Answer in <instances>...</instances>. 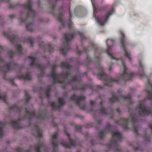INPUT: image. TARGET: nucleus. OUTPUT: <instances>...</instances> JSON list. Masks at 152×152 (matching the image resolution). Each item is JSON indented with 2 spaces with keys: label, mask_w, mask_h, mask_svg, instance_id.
<instances>
[{
  "label": "nucleus",
  "mask_w": 152,
  "mask_h": 152,
  "mask_svg": "<svg viewBox=\"0 0 152 152\" xmlns=\"http://www.w3.org/2000/svg\"><path fill=\"white\" fill-rule=\"evenodd\" d=\"M65 133L66 136L68 137V139L69 140V142L70 145H69L64 140H63L61 142L60 144L62 145L64 147L66 148H71V146L75 147L76 146V142L75 140H73L70 138V134L66 131H65Z\"/></svg>",
  "instance_id": "obj_14"
},
{
  "label": "nucleus",
  "mask_w": 152,
  "mask_h": 152,
  "mask_svg": "<svg viewBox=\"0 0 152 152\" xmlns=\"http://www.w3.org/2000/svg\"><path fill=\"white\" fill-rule=\"evenodd\" d=\"M116 111L119 114H120V113H121L120 110L119 108H117V110H116Z\"/></svg>",
  "instance_id": "obj_48"
},
{
  "label": "nucleus",
  "mask_w": 152,
  "mask_h": 152,
  "mask_svg": "<svg viewBox=\"0 0 152 152\" xmlns=\"http://www.w3.org/2000/svg\"><path fill=\"white\" fill-rule=\"evenodd\" d=\"M102 121L101 120H98L97 121L98 124L99 125H100Z\"/></svg>",
  "instance_id": "obj_45"
},
{
  "label": "nucleus",
  "mask_w": 152,
  "mask_h": 152,
  "mask_svg": "<svg viewBox=\"0 0 152 152\" xmlns=\"http://www.w3.org/2000/svg\"><path fill=\"white\" fill-rule=\"evenodd\" d=\"M4 64L3 68L0 66V70L3 71L5 74L6 72L10 71L18 67V65L15 64L13 61H12L8 63H5L4 60L0 57V64Z\"/></svg>",
  "instance_id": "obj_10"
},
{
  "label": "nucleus",
  "mask_w": 152,
  "mask_h": 152,
  "mask_svg": "<svg viewBox=\"0 0 152 152\" xmlns=\"http://www.w3.org/2000/svg\"><path fill=\"white\" fill-rule=\"evenodd\" d=\"M86 61L88 63L92 62V60L89 57V56L87 54L86 56Z\"/></svg>",
  "instance_id": "obj_41"
},
{
  "label": "nucleus",
  "mask_w": 152,
  "mask_h": 152,
  "mask_svg": "<svg viewBox=\"0 0 152 152\" xmlns=\"http://www.w3.org/2000/svg\"><path fill=\"white\" fill-rule=\"evenodd\" d=\"M51 86L49 85L47 87L46 89V91L45 93L46 96V97L48 98H49L50 96V93L51 90Z\"/></svg>",
  "instance_id": "obj_32"
},
{
  "label": "nucleus",
  "mask_w": 152,
  "mask_h": 152,
  "mask_svg": "<svg viewBox=\"0 0 152 152\" xmlns=\"http://www.w3.org/2000/svg\"><path fill=\"white\" fill-rule=\"evenodd\" d=\"M121 34L122 37L120 39V42L121 45V48L124 50L125 56L127 57L130 61H131V58L130 56V54L126 50V47L125 45V35L122 32H121Z\"/></svg>",
  "instance_id": "obj_18"
},
{
  "label": "nucleus",
  "mask_w": 152,
  "mask_h": 152,
  "mask_svg": "<svg viewBox=\"0 0 152 152\" xmlns=\"http://www.w3.org/2000/svg\"><path fill=\"white\" fill-rule=\"evenodd\" d=\"M103 103V100H102L100 102V105L101 106V109L99 110L100 112L102 114L107 115L108 114L107 109L104 108L102 107V104Z\"/></svg>",
  "instance_id": "obj_28"
},
{
  "label": "nucleus",
  "mask_w": 152,
  "mask_h": 152,
  "mask_svg": "<svg viewBox=\"0 0 152 152\" xmlns=\"http://www.w3.org/2000/svg\"><path fill=\"white\" fill-rule=\"evenodd\" d=\"M6 97L7 95L6 94L3 96H1L0 94V99L2 100L5 103L7 104L6 100Z\"/></svg>",
  "instance_id": "obj_35"
},
{
  "label": "nucleus",
  "mask_w": 152,
  "mask_h": 152,
  "mask_svg": "<svg viewBox=\"0 0 152 152\" xmlns=\"http://www.w3.org/2000/svg\"><path fill=\"white\" fill-rule=\"evenodd\" d=\"M69 14L70 21L69 23L68 24V27L70 30H72L73 32L71 34L67 32L64 34V41L63 44L64 47H61L60 48L61 53L64 55H65L66 53L70 49L69 42L74 37L75 35L77 34L79 35L82 41L86 39V38L83 33L80 32L74 28L73 26V23L71 20L72 14L70 11V7L69 8Z\"/></svg>",
  "instance_id": "obj_4"
},
{
  "label": "nucleus",
  "mask_w": 152,
  "mask_h": 152,
  "mask_svg": "<svg viewBox=\"0 0 152 152\" xmlns=\"http://www.w3.org/2000/svg\"><path fill=\"white\" fill-rule=\"evenodd\" d=\"M58 102L59 105H58L54 102H53L51 103L50 104V106L52 107L53 109H60V107L61 106H63L65 104V102L64 100L61 98H59L58 99Z\"/></svg>",
  "instance_id": "obj_22"
},
{
  "label": "nucleus",
  "mask_w": 152,
  "mask_h": 152,
  "mask_svg": "<svg viewBox=\"0 0 152 152\" xmlns=\"http://www.w3.org/2000/svg\"><path fill=\"white\" fill-rule=\"evenodd\" d=\"M91 144L92 145H94V144L93 143V142H92V141H91Z\"/></svg>",
  "instance_id": "obj_54"
},
{
  "label": "nucleus",
  "mask_w": 152,
  "mask_h": 152,
  "mask_svg": "<svg viewBox=\"0 0 152 152\" xmlns=\"http://www.w3.org/2000/svg\"><path fill=\"white\" fill-rule=\"evenodd\" d=\"M60 66L61 68H66L68 70H70L72 67V66L69 65L67 62H61Z\"/></svg>",
  "instance_id": "obj_27"
},
{
  "label": "nucleus",
  "mask_w": 152,
  "mask_h": 152,
  "mask_svg": "<svg viewBox=\"0 0 152 152\" xmlns=\"http://www.w3.org/2000/svg\"><path fill=\"white\" fill-rule=\"evenodd\" d=\"M148 84L146 86L147 88L146 89L147 92V97L148 99L152 100V84H151L149 80H148Z\"/></svg>",
  "instance_id": "obj_21"
},
{
  "label": "nucleus",
  "mask_w": 152,
  "mask_h": 152,
  "mask_svg": "<svg viewBox=\"0 0 152 152\" xmlns=\"http://www.w3.org/2000/svg\"><path fill=\"white\" fill-rule=\"evenodd\" d=\"M19 79H23L24 81L31 80L32 79V77L30 75L27 73L25 75H20L18 77Z\"/></svg>",
  "instance_id": "obj_26"
},
{
  "label": "nucleus",
  "mask_w": 152,
  "mask_h": 152,
  "mask_svg": "<svg viewBox=\"0 0 152 152\" xmlns=\"http://www.w3.org/2000/svg\"><path fill=\"white\" fill-rule=\"evenodd\" d=\"M16 150L17 152H30V150L28 149L27 150H24L23 149L19 147L16 148Z\"/></svg>",
  "instance_id": "obj_36"
},
{
  "label": "nucleus",
  "mask_w": 152,
  "mask_h": 152,
  "mask_svg": "<svg viewBox=\"0 0 152 152\" xmlns=\"http://www.w3.org/2000/svg\"><path fill=\"white\" fill-rule=\"evenodd\" d=\"M3 50V47L0 45V50L1 51Z\"/></svg>",
  "instance_id": "obj_52"
},
{
  "label": "nucleus",
  "mask_w": 152,
  "mask_h": 152,
  "mask_svg": "<svg viewBox=\"0 0 152 152\" xmlns=\"http://www.w3.org/2000/svg\"><path fill=\"white\" fill-rule=\"evenodd\" d=\"M15 17V16L14 15H11L9 16V17L11 19H12Z\"/></svg>",
  "instance_id": "obj_47"
},
{
  "label": "nucleus",
  "mask_w": 152,
  "mask_h": 152,
  "mask_svg": "<svg viewBox=\"0 0 152 152\" xmlns=\"http://www.w3.org/2000/svg\"><path fill=\"white\" fill-rule=\"evenodd\" d=\"M109 7V5H106L104 6H103L101 8H98L100 11H103L106 10V8Z\"/></svg>",
  "instance_id": "obj_38"
},
{
  "label": "nucleus",
  "mask_w": 152,
  "mask_h": 152,
  "mask_svg": "<svg viewBox=\"0 0 152 152\" xmlns=\"http://www.w3.org/2000/svg\"><path fill=\"white\" fill-rule=\"evenodd\" d=\"M6 126V123L4 122H0V137L2 138L4 136L3 129Z\"/></svg>",
  "instance_id": "obj_29"
},
{
  "label": "nucleus",
  "mask_w": 152,
  "mask_h": 152,
  "mask_svg": "<svg viewBox=\"0 0 152 152\" xmlns=\"http://www.w3.org/2000/svg\"><path fill=\"white\" fill-rule=\"evenodd\" d=\"M131 109H129V112L130 113V120L129 119H125L123 118L120 119L119 120L115 121V123L117 124L122 126L125 131L131 129L137 135H138V133L136 127L134 126V124L137 122L138 118L136 116L135 114L133 115L131 112Z\"/></svg>",
  "instance_id": "obj_7"
},
{
  "label": "nucleus",
  "mask_w": 152,
  "mask_h": 152,
  "mask_svg": "<svg viewBox=\"0 0 152 152\" xmlns=\"http://www.w3.org/2000/svg\"><path fill=\"white\" fill-rule=\"evenodd\" d=\"M26 41L30 43L31 44V47H33L34 44L33 39V38L31 37H28L26 40Z\"/></svg>",
  "instance_id": "obj_34"
},
{
  "label": "nucleus",
  "mask_w": 152,
  "mask_h": 152,
  "mask_svg": "<svg viewBox=\"0 0 152 152\" xmlns=\"http://www.w3.org/2000/svg\"><path fill=\"white\" fill-rule=\"evenodd\" d=\"M86 98L84 96H78L74 94L70 97V100L75 101L76 105L80 109H85L86 108L85 103L83 102Z\"/></svg>",
  "instance_id": "obj_12"
},
{
  "label": "nucleus",
  "mask_w": 152,
  "mask_h": 152,
  "mask_svg": "<svg viewBox=\"0 0 152 152\" xmlns=\"http://www.w3.org/2000/svg\"><path fill=\"white\" fill-rule=\"evenodd\" d=\"M34 129L37 132L36 135V137L39 139L41 138L42 137V130L40 129L37 125H34Z\"/></svg>",
  "instance_id": "obj_25"
},
{
  "label": "nucleus",
  "mask_w": 152,
  "mask_h": 152,
  "mask_svg": "<svg viewBox=\"0 0 152 152\" xmlns=\"http://www.w3.org/2000/svg\"><path fill=\"white\" fill-rule=\"evenodd\" d=\"M140 69L139 75L141 77H146V76L144 71V66L141 61H139Z\"/></svg>",
  "instance_id": "obj_24"
},
{
  "label": "nucleus",
  "mask_w": 152,
  "mask_h": 152,
  "mask_svg": "<svg viewBox=\"0 0 152 152\" xmlns=\"http://www.w3.org/2000/svg\"><path fill=\"white\" fill-rule=\"evenodd\" d=\"M130 146H132L134 150L135 151H137L140 150V147L139 145V142H133L132 143H130L129 144Z\"/></svg>",
  "instance_id": "obj_30"
},
{
  "label": "nucleus",
  "mask_w": 152,
  "mask_h": 152,
  "mask_svg": "<svg viewBox=\"0 0 152 152\" xmlns=\"http://www.w3.org/2000/svg\"><path fill=\"white\" fill-rule=\"evenodd\" d=\"M77 152H80L79 151H77Z\"/></svg>",
  "instance_id": "obj_56"
},
{
  "label": "nucleus",
  "mask_w": 152,
  "mask_h": 152,
  "mask_svg": "<svg viewBox=\"0 0 152 152\" xmlns=\"http://www.w3.org/2000/svg\"><path fill=\"white\" fill-rule=\"evenodd\" d=\"M93 117H94V118H95L94 115L93 116Z\"/></svg>",
  "instance_id": "obj_55"
},
{
  "label": "nucleus",
  "mask_w": 152,
  "mask_h": 152,
  "mask_svg": "<svg viewBox=\"0 0 152 152\" xmlns=\"http://www.w3.org/2000/svg\"><path fill=\"white\" fill-rule=\"evenodd\" d=\"M87 68L88 69V67L87 66Z\"/></svg>",
  "instance_id": "obj_57"
},
{
  "label": "nucleus",
  "mask_w": 152,
  "mask_h": 152,
  "mask_svg": "<svg viewBox=\"0 0 152 152\" xmlns=\"http://www.w3.org/2000/svg\"><path fill=\"white\" fill-rule=\"evenodd\" d=\"M31 96L28 94L26 91H25V95L24 97V99L26 104H27L31 98Z\"/></svg>",
  "instance_id": "obj_33"
},
{
  "label": "nucleus",
  "mask_w": 152,
  "mask_h": 152,
  "mask_svg": "<svg viewBox=\"0 0 152 152\" xmlns=\"http://www.w3.org/2000/svg\"><path fill=\"white\" fill-rule=\"evenodd\" d=\"M53 125L54 127H58L57 124L55 123H53Z\"/></svg>",
  "instance_id": "obj_49"
},
{
  "label": "nucleus",
  "mask_w": 152,
  "mask_h": 152,
  "mask_svg": "<svg viewBox=\"0 0 152 152\" xmlns=\"http://www.w3.org/2000/svg\"><path fill=\"white\" fill-rule=\"evenodd\" d=\"M17 5V4H12L10 5L9 8L10 9H12L15 7Z\"/></svg>",
  "instance_id": "obj_42"
},
{
  "label": "nucleus",
  "mask_w": 152,
  "mask_h": 152,
  "mask_svg": "<svg viewBox=\"0 0 152 152\" xmlns=\"http://www.w3.org/2000/svg\"><path fill=\"white\" fill-rule=\"evenodd\" d=\"M28 58L31 60V62L30 63V66L31 67H37L41 71V73L38 75V77H42L45 74L44 70L45 66L38 63H35L36 58L35 57L29 56Z\"/></svg>",
  "instance_id": "obj_13"
},
{
  "label": "nucleus",
  "mask_w": 152,
  "mask_h": 152,
  "mask_svg": "<svg viewBox=\"0 0 152 152\" xmlns=\"http://www.w3.org/2000/svg\"><path fill=\"white\" fill-rule=\"evenodd\" d=\"M109 109H110V112L112 113L113 112V110L112 109L111 107H110Z\"/></svg>",
  "instance_id": "obj_50"
},
{
  "label": "nucleus",
  "mask_w": 152,
  "mask_h": 152,
  "mask_svg": "<svg viewBox=\"0 0 152 152\" xmlns=\"http://www.w3.org/2000/svg\"><path fill=\"white\" fill-rule=\"evenodd\" d=\"M95 103V101H94L91 100L90 101V104L92 106H93L94 105Z\"/></svg>",
  "instance_id": "obj_43"
},
{
  "label": "nucleus",
  "mask_w": 152,
  "mask_h": 152,
  "mask_svg": "<svg viewBox=\"0 0 152 152\" xmlns=\"http://www.w3.org/2000/svg\"><path fill=\"white\" fill-rule=\"evenodd\" d=\"M33 148L36 152H41L40 149H43L44 152H46L47 148L44 143L42 142L40 140L39 141L38 143L36 145L33 146L31 147V149Z\"/></svg>",
  "instance_id": "obj_19"
},
{
  "label": "nucleus",
  "mask_w": 152,
  "mask_h": 152,
  "mask_svg": "<svg viewBox=\"0 0 152 152\" xmlns=\"http://www.w3.org/2000/svg\"><path fill=\"white\" fill-rule=\"evenodd\" d=\"M10 110H12L20 113H23L24 116L22 119H28L29 120V125L31 126V119L33 118H35L37 119H40L43 120L47 118V114L45 111H40L37 114L33 111L31 112H29L27 108L22 109L21 107H18L16 105H14L12 107L9 108Z\"/></svg>",
  "instance_id": "obj_6"
},
{
  "label": "nucleus",
  "mask_w": 152,
  "mask_h": 152,
  "mask_svg": "<svg viewBox=\"0 0 152 152\" xmlns=\"http://www.w3.org/2000/svg\"><path fill=\"white\" fill-rule=\"evenodd\" d=\"M110 42L113 44L115 42V40L113 39H108L107 40L106 43L107 47L106 50V53L111 58L116 60L118 62H120L123 68V73L119 76L116 78L111 77L107 75L104 72V69L101 65L100 62V57H96V61L95 64L99 72L97 74V77L99 79L104 81V84L105 86L111 87L112 86V83H118L123 82L125 83L126 81H132V79L136 75L133 73H130L128 70L127 68L125 66V61L122 58L118 59L115 57V54L112 52V48L113 45L110 46L108 45V42Z\"/></svg>",
  "instance_id": "obj_1"
},
{
  "label": "nucleus",
  "mask_w": 152,
  "mask_h": 152,
  "mask_svg": "<svg viewBox=\"0 0 152 152\" xmlns=\"http://www.w3.org/2000/svg\"><path fill=\"white\" fill-rule=\"evenodd\" d=\"M58 0H56L55 3L51 4L50 7V9L51 10L50 13L53 15L57 16V20L61 23V25L59 27L60 29L65 26V24L62 19L63 14L62 13V9L60 10H57L58 12V14H57L55 12L57 10V8L56 7V2Z\"/></svg>",
  "instance_id": "obj_11"
},
{
  "label": "nucleus",
  "mask_w": 152,
  "mask_h": 152,
  "mask_svg": "<svg viewBox=\"0 0 152 152\" xmlns=\"http://www.w3.org/2000/svg\"><path fill=\"white\" fill-rule=\"evenodd\" d=\"M17 54L20 55L22 54V48L21 46L19 45H17L15 46Z\"/></svg>",
  "instance_id": "obj_31"
},
{
  "label": "nucleus",
  "mask_w": 152,
  "mask_h": 152,
  "mask_svg": "<svg viewBox=\"0 0 152 152\" xmlns=\"http://www.w3.org/2000/svg\"><path fill=\"white\" fill-rule=\"evenodd\" d=\"M76 130L77 131H79L81 130V127L79 125H76L75 126Z\"/></svg>",
  "instance_id": "obj_40"
},
{
  "label": "nucleus",
  "mask_w": 152,
  "mask_h": 152,
  "mask_svg": "<svg viewBox=\"0 0 152 152\" xmlns=\"http://www.w3.org/2000/svg\"><path fill=\"white\" fill-rule=\"evenodd\" d=\"M31 0H28L22 7L26 11H21L20 12V17L19 20L22 23L26 24L27 29L30 31H33V20L36 15L35 11L32 9Z\"/></svg>",
  "instance_id": "obj_3"
},
{
  "label": "nucleus",
  "mask_w": 152,
  "mask_h": 152,
  "mask_svg": "<svg viewBox=\"0 0 152 152\" xmlns=\"http://www.w3.org/2000/svg\"><path fill=\"white\" fill-rule=\"evenodd\" d=\"M110 126L109 124L108 127L105 129L103 131L99 132V136L101 138L103 139L106 133L111 132L112 138L110 141V144L109 146V148H114L116 152H122L121 147L118 144V143L121 141L122 138V134L118 132H111L110 130Z\"/></svg>",
  "instance_id": "obj_5"
},
{
  "label": "nucleus",
  "mask_w": 152,
  "mask_h": 152,
  "mask_svg": "<svg viewBox=\"0 0 152 152\" xmlns=\"http://www.w3.org/2000/svg\"><path fill=\"white\" fill-rule=\"evenodd\" d=\"M144 138L145 140L147 142H149L150 141V138L149 136L145 135L144 137Z\"/></svg>",
  "instance_id": "obj_39"
},
{
  "label": "nucleus",
  "mask_w": 152,
  "mask_h": 152,
  "mask_svg": "<svg viewBox=\"0 0 152 152\" xmlns=\"http://www.w3.org/2000/svg\"><path fill=\"white\" fill-rule=\"evenodd\" d=\"M0 1H4L6 2H9L10 1V0H0Z\"/></svg>",
  "instance_id": "obj_46"
},
{
  "label": "nucleus",
  "mask_w": 152,
  "mask_h": 152,
  "mask_svg": "<svg viewBox=\"0 0 152 152\" xmlns=\"http://www.w3.org/2000/svg\"><path fill=\"white\" fill-rule=\"evenodd\" d=\"M58 66L55 64L52 65V71L50 74V77H51L53 80V83H60L62 84V88H65L67 85L70 84L72 90H73L84 91L87 88H90L96 91H98L99 89H102V86L99 85L92 86L85 84L82 86L78 87L75 85V83L77 82L79 84L81 82V80L78 78L77 76L74 77L71 76L70 73L67 72L65 73L62 72L60 75L56 73L55 69Z\"/></svg>",
  "instance_id": "obj_2"
},
{
  "label": "nucleus",
  "mask_w": 152,
  "mask_h": 152,
  "mask_svg": "<svg viewBox=\"0 0 152 152\" xmlns=\"http://www.w3.org/2000/svg\"><path fill=\"white\" fill-rule=\"evenodd\" d=\"M39 47L44 51H48L49 52H53L55 50H56V47L52 45L51 43L45 45L43 42H41L39 44Z\"/></svg>",
  "instance_id": "obj_15"
},
{
  "label": "nucleus",
  "mask_w": 152,
  "mask_h": 152,
  "mask_svg": "<svg viewBox=\"0 0 152 152\" xmlns=\"http://www.w3.org/2000/svg\"><path fill=\"white\" fill-rule=\"evenodd\" d=\"M93 9V17L95 18L98 23L101 26H103L105 23L107 22V20L110 16L111 15L114 11V9L112 8L106 14L100 18H96V13L97 12V8L96 7L94 0H91Z\"/></svg>",
  "instance_id": "obj_8"
},
{
  "label": "nucleus",
  "mask_w": 152,
  "mask_h": 152,
  "mask_svg": "<svg viewBox=\"0 0 152 152\" xmlns=\"http://www.w3.org/2000/svg\"><path fill=\"white\" fill-rule=\"evenodd\" d=\"M11 33V32L10 31L9 32L4 31L3 32V35L5 37H7L12 44L15 42H18L19 39L18 36L12 34Z\"/></svg>",
  "instance_id": "obj_16"
},
{
  "label": "nucleus",
  "mask_w": 152,
  "mask_h": 152,
  "mask_svg": "<svg viewBox=\"0 0 152 152\" xmlns=\"http://www.w3.org/2000/svg\"><path fill=\"white\" fill-rule=\"evenodd\" d=\"M84 75H87V73L86 72H85L84 73Z\"/></svg>",
  "instance_id": "obj_53"
},
{
  "label": "nucleus",
  "mask_w": 152,
  "mask_h": 152,
  "mask_svg": "<svg viewBox=\"0 0 152 152\" xmlns=\"http://www.w3.org/2000/svg\"><path fill=\"white\" fill-rule=\"evenodd\" d=\"M21 119L20 118H19L17 121H14L12 120L10 122V124L13 128L16 129L23 128L21 126L20 124Z\"/></svg>",
  "instance_id": "obj_23"
},
{
  "label": "nucleus",
  "mask_w": 152,
  "mask_h": 152,
  "mask_svg": "<svg viewBox=\"0 0 152 152\" xmlns=\"http://www.w3.org/2000/svg\"><path fill=\"white\" fill-rule=\"evenodd\" d=\"M58 133L56 132L52 135L51 140V144L53 148V151L52 152H57L56 148L58 145V142L57 140Z\"/></svg>",
  "instance_id": "obj_20"
},
{
  "label": "nucleus",
  "mask_w": 152,
  "mask_h": 152,
  "mask_svg": "<svg viewBox=\"0 0 152 152\" xmlns=\"http://www.w3.org/2000/svg\"><path fill=\"white\" fill-rule=\"evenodd\" d=\"M7 54L8 56L12 58L14 56L15 53L11 50H9L7 53Z\"/></svg>",
  "instance_id": "obj_37"
},
{
  "label": "nucleus",
  "mask_w": 152,
  "mask_h": 152,
  "mask_svg": "<svg viewBox=\"0 0 152 152\" xmlns=\"http://www.w3.org/2000/svg\"><path fill=\"white\" fill-rule=\"evenodd\" d=\"M95 48V54H96L97 52L100 53L101 51L98 48H97L96 45L93 43L91 44V46L88 47L87 48H84L83 51L78 50H77V48H76L77 53L78 55H80L83 53H87L91 49Z\"/></svg>",
  "instance_id": "obj_17"
},
{
  "label": "nucleus",
  "mask_w": 152,
  "mask_h": 152,
  "mask_svg": "<svg viewBox=\"0 0 152 152\" xmlns=\"http://www.w3.org/2000/svg\"><path fill=\"white\" fill-rule=\"evenodd\" d=\"M8 80L9 81H10V82H11L12 83V84L13 85H14V82L13 81V79H8Z\"/></svg>",
  "instance_id": "obj_44"
},
{
  "label": "nucleus",
  "mask_w": 152,
  "mask_h": 152,
  "mask_svg": "<svg viewBox=\"0 0 152 152\" xmlns=\"http://www.w3.org/2000/svg\"><path fill=\"white\" fill-rule=\"evenodd\" d=\"M122 92L121 89H119L117 91V94H115L113 92H111V94L112 96L109 98V99L110 102L113 103L115 102L120 103V101L122 100L124 101L128 100L129 103L130 104L132 103V98L130 94H129L126 96H124L122 95H120L119 97H117V94L121 93Z\"/></svg>",
  "instance_id": "obj_9"
},
{
  "label": "nucleus",
  "mask_w": 152,
  "mask_h": 152,
  "mask_svg": "<svg viewBox=\"0 0 152 152\" xmlns=\"http://www.w3.org/2000/svg\"><path fill=\"white\" fill-rule=\"evenodd\" d=\"M112 69V66H109L108 68V70L109 71H110Z\"/></svg>",
  "instance_id": "obj_51"
}]
</instances>
